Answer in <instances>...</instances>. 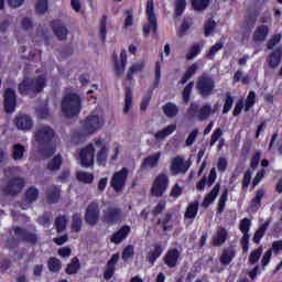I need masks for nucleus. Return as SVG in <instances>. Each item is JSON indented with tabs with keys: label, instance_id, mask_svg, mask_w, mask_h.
Masks as SVG:
<instances>
[{
	"label": "nucleus",
	"instance_id": "obj_1",
	"mask_svg": "<svg viewBox=\"0 0 282 282\" xmlns=\"http://www.w3.org/2000/svg\"><path fill=\"white\" fill-rule=\"evenodd\" d=\"M56 131L50 126H42L34 131L33 144L43 158H52L56 153Z\"/></svg>",
	"mask_w": 282,
	"mask_h": 282
},
{
	"label": "nucleus",
	"instance_id": "obj_2",
	"mask_svg": "<svg viewBox=\"0 0 282 282\" xmlns=\"http://www.w3.org/2000/svg\"><path fill=\"white\" fill-rule=\"evenodd\" d=\"M105 126V118L99 111H93L83 122L82 128L73 137V142H84L85 138L98 133Z\"/></svg>",
	"mask_w": 282,
	"mask_h": 282
},
{
	"label": "nucleus",
	"instance_id": "obj_3",
	"mask_svg": "<svg viewBox=\"0 0 282 282\" xmlns=\"http://www.w3.org/2000/svg\"><path fill=\"white\" fill-rule=\"evenodd\" d=\"M83 109V99L78 94H67L62 99L61 111L66 118H76Z\"/></svg>",
	"mask_w": 282,
	"mask_h": 282
},
{
	"label": "nucleus",
	"instance_id": "obj_4",
	"mask_svg": "<svg viewBox=\"0 0 282 282\" xmlns=\"http://www.w3.org/2000/svg\"><path fill=\"white\" fill-rule=\"evenodd\" d=\"M47 80L45 79V75L35 77L34 79L25 78L19 85V93L22 96H28V94L41 93L45 89Z\"/></svg>",
	"mask_w": 282,
	"mask_h": 282
},
{
	"label": "nucleus",
	"instance_id": "obj_5",
	"mask_svg": "<svg viewBox=\"0 0 282 282\" xmlns=\"http://www.w3.org/2000/svg\"><path fill=\"white\" fill-rule=\"evenodd\" d=\"M102 221L108 224L109 226H113L116 224H120L127 219V214L122 212V209L118 207H108L102 210Z\"/></svg>",
	"mask_w": 282,
	"mask_h": 282
},
{
	"label": "nucleus",
	"instance_id": "obj_6",
	"mask_svg": "<svg viewBox=\"0 0 282 282\" xmlns=\"http://www.w3.org/2000/svg\"><path fill=\"white\" fill-rule=\"evenodd\" d=\"M153 10H154L153 0H148L147 8H145L148 23L143 26L144 36H149L151 32H153V34L158 32V18H155V12Z\"/></svg>",
	"mask_w": 282,
	"mask_h": 282
},
{
	"label": "nucleus",
	"instance_id": "obj_7",
	"mask_svg": "<svg viewBox=\"0 0 282 282\" xmlns=\"http://www.w3.org/2000/svg\"><path fill=\"white\" fill-rule=\"evenodd\" d=\"M169 176L166 174H159L151 187V194L154 197H162L169 188Z\"/></svg>",
	"mask_w": 282,
	"mask_h": 282
},
{
	"label": "nucleus",
	"instance_id": "obj_8",
	"mask_svg": "<svg viewBox=\"0 0 282 282\" xmlns=\"http://www.w3.org/2000/svg\"><path fill=\"white\" fill-rule=\"evenodd\" d=\"M14 234L12 236L11 241L9 242V248H14L19 241H30V243H36L37 238L35 234H28V231L21 229V228H15L11 234Z\"/></svg>",
	"mask_w": 282,
	"mask_h": 282
},
{
	"label": "nucleus",
	"instance_id": "obj_9",
	"mask_svg": "<svg viewBox=\"0 0 282 282\" xmlns=\"http://www.w3.org/2000/svg\"><path fill=\"white\" fill-rule=\"evenodd\" d=\"M127 177H129V170L122 167L120 171L116 172L110 181V186H112L116 193H120L127 184Z\"/></svg>",
	"mask_w": 282,
	"mask_h": 282
},
{
	"label": "nucleus",
	"instance_id": "obj_10",
	"mask_svg": "<svg viewBox=\"0 0 282 282\" xmlns=\"http://www.w3.org/2000/svg\"><path fill=\"white\" fill-rule=\"evenodd\" d=\"M95 153L96 143L86 145L79 151V160L84 169H89V166H94Z\"/></svg>",
	"mask_w": 282,
	"mask_h": 282
},
{
	"label": "nucleus",
	"instance_id": "obj_11",
	"mask_svg": "<svg viewBox=\"0 0 282 282\" xmlns=\"http://www.w3.org/2000/svg\"><path fill=\"white\" fill-rule=\"evenodd\" d=\"M85 221L88 226H96L100 221V206L93 202L86 207Z\"/></svg>",
	"mask_w": 282,
	"mask_h": 282
},
{
	"label": "nucleus",
	"instance_id": "obj_12",
	"mask_svg": "<svg viewBox=\"0 0 282 282\" xmlns=\"http://www.w3.org/2000/svg\"><path fill=\"white\" fill-rule=\"evenodd\" d=\"M197 89L202 96H210L215 89V80L208 75H202L197 83Z\"/></svg>",
	"mask_w": 282,
	"mask_h": 282
},
{
	"label": "nucleus",
	"instance_id": "obj_13",
	"mask_svg": "<svg viewBox=\"0 0 282 282\" xmlns=\"http://www.w3.org/2000/svg\"><path fill=\"white\" fill-rule=\"evenodd\" d=\"M25 186V180L23 177H13L9 180L7 186L4 187V193L7 195H19Z\"/></svg>",
	"mask_w": 282,
	"mask_h": 282
},
{
	"label": "nucleus",
	"instance_id": "obj_14",
	"mask_svg": "<svg viewBox=\"0 0 282 282\" xmlns=\"http://www.w3.org/2000/svg\"><path fill=\"white\" fill-rule=\"evenodd\" d=\"M221 105L219 102H216L214 106L207 102L199 108L197 118L203 122L207 118H210V116L219 113Z\"/></svg>",
	"mask_w": 282,
	"mask_h": 282
},
{
	"label": "nucleus",
	"instance_id": "obj_15",
	"mask_svg": "<svg viewBox=\"0 0 282 282\" xmlns=\"http://www.w3.org/2000/svg\"><path fill=\"white\" fill-rule=\"evenodd\" d=\"M191 163H188V161H184V158L182 156H175L172 161L170 171L172 175H180V173H186Z\"/></svg>",
	"mask_w": 282,
	"mask_h": 282
},
{
	"label": "nucleus",
	"instance_id": "obj_16",
	"mask_svg": "<svg viewBox=\"0 0 282 282\" xmlns=\"http://www.w3.org/2000/svg\"><path fill=\"white\" fill-rule=\"evenodd\" d=\"M95 151H97V162L105 164L107 162V155H109V148L102 139L95 140Z\"/></svg>",
	"mask_w": 282,
	"mask_h": 282
},
{
	"label": "nucleus",
	"instance_id": "obj_17",
	"mask_svg": "<svg viewBox=\"0 0 282 282\" xmlns=\"http://www.w3.org/2000/svg\"><path fill=\"white\" fill-rule=\"evenodd\" d=\"M270 34V26L268 24H261L256 28L252 34V40L254 43H263L268 35Z\"/></svg>",
	"mask_w": 282,
	"mask_h": 282
},
{
	"label": "nucleus",
	"instance_id": "obj_18",
	"mask_svg": "<svg viewBox=\"0 0 282 282\" xmlns=\"http://www.w3.org/2000/svg\"><path fill=\"white\" fill-rule=\"evenodd\" d=\"M52 28L58 41H67V34L69 33V31L67 30V26L64 22H61L58 20L53 21Z\"/></svg>",
	"mask_w": 282,
	"mask_h": 282
},
{
	"label": "nucleus",
	"instance_id": "obj_19",
	"mask_svg": "<svg viewBox=\"0 0 282 282\" xmlns=\"http://www.w3.org/2000/svg\"><path fill=\"white\" fill-rule=\"evenodd\" d=\"M15 127L21 131H31V129L34 127V122L32 121V118H30V116L19 115L15 118Z\"/></svg>",
	"mask_w": 282,
	"mask_h": 282
},
{
	"label": "nucleus",
	"instance_id": "obj_20",
	"mask_svg": "<svg viewBox=\"0 0 282 282\" xmlns=\"http://www.w3.org/2000/svg\"><path fill=\"white\" fill-rule=\"evenodd\" d=\"M17 105V94L12 89H7L4 91V109L7 113H12Z\"/></svg>",
	"mask_w": 282,
	"mask_h": 282
},
{
	"label": "nucleus",
	"instance_id": "obj_21",
	"mask_svg": "<svg viewBox=\"0 0 282 282\" xmlns=\"http://www.w3.org/2000/svg\"><path fill=\"white\" fill-rule=\"evenodd\" d=\"M129 232H131V227L129 225L122 226L118 231L112 234L110 238L111 243H122L129 237Z\"/></svg>",
	"mask_w": 282,
	"mask_h": 282
},
{
	"label": "nucleus",
	"instance_id": "obj_22",
	"mask_svg": "<svg viewBox=\"0 0 282 282\" xmlns=\"http://www.w3.org/2000/svg\"><path fill=\"white\" fill-rule=\"evenodd\" d=\"M118 261H120V254H112L111 259L107 263V268L104 273L105 279H111V276L116 274V265H118Z\"/></svg>",
	"mask_w": 282,
	"mask_h": 282
},
{
	"label": "nucleus",
	"instance_id": "obj_23",
	"mask_svg": "<svg viewBox=\"0 0 282 282\" xmlns=\"http://www.w3.org/2000/svg\"><path fill=\"white\" fill-rule=\"evenodd\" d=\"M226 239H228V231L224 229V227H218L213 237V246L219 248V246H224V243H226Z\"/></svg>",
	"mask_w": 282,
	"mask_h": 282
},
{
	"label": "nucleus",
	"instance_id": "obj_24",
	"mask_svg": "<svg viewBox=\"0 0 282 282\" xmlns=\"http://www.w3.org/2000/svg\"><path fill=\"white\" fill-rule=\"evenodd\" d=\"M180 259V251L177 249H171L164 257V263L167 268H175L177 260Z\"/></svg>",
	"mask_w": 282,
	"mask_h": 282
},
{
	"label": "nucleus",
	"instance_id": "obj_25",
	"mask_svg": "<svg viewBox=\"0 0 282 282\" xmlns=\"http://www.w3.org/2000/svg\"><path fill=\"white\" fill-rule=\"evenodd\" d=\"M198 210H199V203L194 202L189 204L185 210L184 219L186 221H189V224H193V221H195V217H197Z\"/></svg>",
	"mask_w": 282,
	"mask_h": 282
},
{
	"label": "nucleus",
	"instance_id": "obj_26",
	"mask_svg": "<svg viewBox=\"0 0 282 282\" xmlns=\"http://www.w3.org/2000/svg\"><path fill=\"white\" fill-rule=\"evenodd\" d=\"M25 155V147L21 143H15L11 149V158L14 162H21Z\"/></svg>",
	"mask_w": 282,
	"mask_h": 282
},
{
	"label": "nucleus",
	"instance_id": "obj_27",
	"mask_svg": "<svg viewBox=\"0 0 282 282\" xmlns=\"http://www.w3.org/2000/svg\"><path fill=\"white\" fill-rule=\"evenodd\" d=\"M281 58L282 48L278 47L271 53V55L268 58L269 67H271L272 69H276V67H279V63H281Z\"/></svg>",
	"mask_w": 282,
	"mask_h": 282
},
{
	"label": "nucleus",
	"instance_id": "obj_28",
	"mask_svg": "<svg viewBox=\"0 0 282 282\" xmlns=\"http://www.w3.org/2000/svg\"><path fill=\"white\" fill-rule=\"evenodd\" d=\"M220 188H221V184L217 183L212 189V192L205 196L203 202L204 208H208V206H210V204H213V202L217 199V195H219Z\"/></svg>",
	"mask_w": 282,
	"mask_h": 282
},
{
	"label": "nucleus",
	"instance_id": "obj_29",
	"mask_svg": "<svg viewBox=\"0 0 282 282\" xmlns=\"http://www.w3.org/2000/svg\"><path fill=\"white\" fill-rule=\"evenodd\" d=\"M124 67H127V51H122L120 54V62L115 61V69L117 76L124 74Z\"/></svg>",
	"mask_w": 282,
	"mask_h": 282
},
{
	"label": "nucleus",
	"instance_id": "obj_30",
	"mask_svg": "<svg viewBox=\"0 0 282 282\" xmlns=\"http://www.w3.org/2000/svg\"><path fill=\"white\" fill-rule=\"evenodd\" d=\"M162 252H164V249H162V245L156 243L154 246V249L150 251L147 256V260L153 265L160 257H162Z\"/></svg>",
	"mask_w": 282,
	"mask_h": 282
},
{
	"label": "nucleus",
	"instance_id": "obj_31",
	"mask_svg": "<svg viewBox=\"0 0 282 282\" xmlns=\"http://www.w3.org/2000/svg\"><path fill=\"white\" fill-rule=\"evenodd\" d=\"M174 131H177V124L173 123L165 128H163L161 131L156 132L154 134L155 140H164V138H169Z\"/></svg>",
	"mask_w": 282,
	"mask_h": 282
},
{
	"label": "nucleus",
	"instance_id": "obj_32",
	"mask_svg": "<svg viewBox=\"0 0 282 282\" xmlns=\"http://www.w3.org/2000/svg\"><path fill=\"white\" fill-rule=\"evenodd\" d=\"M163 113L166 116V118H175L177 113H180V108H177V105L173 102H167L163 107Z\"/></svg>",
	"mask_w": 282,
	"mask_h": 282
},
{
	"label": "nucleus",
	"instance_id": "obj_33",
	"mask_svg": "<svg viewBox=\"0 0 282 282\" xmlns=\"http://www.w3.org/2000/svg\"><path fill=\"white\" fill-rule=\"evenodd\" d=\"M161 155L162 154L160 152H156V153L148 156L143 161V166H145V169H155V166H158V162H160Z\"/></svg>",
	"mask_w": 282,
	"mask_h": 282
},
{
	"label": "nucleus",
	"instance_id": "obj_34",
	"mask_svg": "<svg viewBox=\"0 0 282 282\" xmlns=\"http://www.w3.org/2000/svg\"><path fill=\"white\" fill-rule=\"evenodd\" d=\"M199 69V66L197 64H192L188 69L185 72L181 79V85H186L193 76H195V73Z\"/></svg>",
	"mask_w": 282,
	"mask_h": 282
},
{
	"label": "nucleus",
	"instance_id": "obj_35",
	"mask_svg": "<svg viewBox=\"0 0 282 282\" xmlns=\"http://www.w3.org/2000/svg\"><path fill=\"white\" fill-rule=\"evenodd\" d=\"M61 199V189L58 187H51L47 191V202L48 204H56Z\"/></svg>",
	"mask_w": 282,
	"mask_h": 282
},
{
	"label": "nucleus",
	"instance_id": "obj_36",
	"mask_svg": "<svg viewBox=\"0 0 282 282\" xmlns=\"http://www.w3.org/2000/svg\"><path fill=\"white\" fill-rule=\"evenodd\" d=\"M232 259H235V249L234 248L225 249L220 257V263H223V265H229Z\"/></svg>",
	"mask_w": 282,
	"mask_h": 282
},
{
	"label": "nucleus",
	"instance_id": "obj_37",
	"mask_svg": "<svg viewBox=\"0 0 282 282\" xmlns=\"http://www.w3.org/2000/svg\"><path fill=\"white\" fill-rule=\"evenodd\" d=\"M265 195V191L258 189L256 193L254 198L251 202V210H259L261 208V199H263V196Z\"/></svg>",
	"mask_w": 282,
	"mask_h": 282
},
{
	"label": "nucleus",
	"instance_id": "obj_38",
	"mask_svg": "<svg viewBox=\"0 0 282 282\" xmlns=\"http://www.w3.org/2000/svg\"><path fill=\"white\" fill-rule=\"evenodd\" d=\"M50 10V0H36L35 12L36 14L43 15Z\"/></svg>",
	"mask_w": 282,
	"mask_h": 282
},
{
	"label": "nucleus",
	"instance_id": "obj_39",
	"mask_svg": "<svg viewBox=\"0 0 282 282\" xmlns=\"http://www.w3.org/2000/svg\"><path fill=\"white\" fill-rule=\"evenodd\" d=\"M269 226H270V220H267L263 225H261L258 228V230L254 232V236H253L254 243H259V241L263 239V236L265 235Z\"/></svg>",
	"mask_w": 282,
	"mask_h": 282
},
{
	"label": "nucleus",
	"instance_id": "obj_40",
	"mask_svg": "<svg viewBox=\"0 0 282 282\" xmlns=\"http://www.w3.org/2000/svg\"><path fill=\"white\" fill-rule=\"evenodd\" d=\"M76 178L78 180V182H83V184H91L94 182V174L79 171L76 174Z\"/></svg>",
	"mask_w": 282,
	"mask_h": 282
},
{
	"label": "nucleus",
	"instance_id": "obj_41",
	"mask_svg": "<svg viewBox=\"0 0 282 282\" xmlns=\"http://www.w3.org/2000/svg\"><path fill=\"white\" fill-rule=\"evenodd\" d=\"M70 228L75 232H80L83 229V217L79 214L73 215Z\"/></svg>",
	"mask_w": 282,
	"mask_h": 282
},
{
	"label": "nucleus",
	"instance_id": "obj_42",
	"mask_svg": "<svg viewBox=\"0 0 282 282\" xmlns=\"http://www.w3.org/2000/svg\"><path fill=\"white\" fill-rule=\"evenodd\" d=\"M39 199V189L36 187H31L25 193V202L28 204H34Z\"/></svg>",
	"mask_w": 282,
	"mask_h": 282
},
{
	"label": "nucleus",
	"instance_id": "obj_43",
	"mask_svg": "<svg viewBox=\"0 0 282 282\" xmlns=\"http://www.w3.org/2000/svg\"><path fill=\"white\" fill-rule=\"evenodd\" d=\"M80 270V261L78 258H73L70 263L66 268V274H76Z\"/></svg>",
	"mask_w": 282,
	"mask_h": 282
},
{
	"label": "nucleus",
	"instance_id": "obj_44",
	"mask_svg": "<svg viewBox=\"0 0 282 282\" xmlns=\"http://www.w3.org/2000/svg\"><path fill=\"white\" fill-rule=\"evenodd\" d=\"M69 223V218L66 216H59L55 220V227L57 232H63L65 228H67V224Z\"/></svg>",
	"mask_w": 282,
	"mask_h": 282
},
{
	"label": "nucleus",
	"instance_id": "obj_45",
	"mask_svg": "<svg viewBox=\"0 0 282 282\" xmlns=\"http://www.w3.org/2000/svg\"><path fill=\"white\" fill-rule=\"evenodd\" d=\"M132 105H133V94L131 93V89H127L123 112L129 113V111H131Z\"/></svg>",
	"mask_w": 282,
	"mask_h": 282
},
{
	"label": "nucleus",
	"instance_id": "obj_46",
	"mask_svg": "<svg viewBox=\"0 0 282 282\" xmlns=\"http://www.w3.org/2000/svg\"><path fill=\"white\" fill-rule=\"evenodd\" d=\"M63 164V158L61 155H55L53 160L47 164L48 171H58Z\"/></svg>",
	"mask_w": 282,
	"mask_h": 282
},
{
	"label": "nucleus",
	"instance_id": "obj_47",
	"mask_svg": "<svg viewBox=\"0 0 282 282\" xmlns=\"http://www.w3.org/2000/svg\"><path fill=\"white\" fill-rule=\"evenodd\" d=\"M227 202H228V189H225L218 200L217 213H219V215L224 213Z\"/></svg>",
	"mask_w": 282,
	"mask_h": 282
},
{
	"label": "nucleus",
	"instance_id": "obj_48",
	"mask_svg": "<svg viewBox=\"0 0 282 282\" xmlns=\"http://www.w3.org/2000/svg\"><path fill=\"white\" fill-rule=\"evenodd\" d=\"M235 102V99L232 98V95L230 93H226V99L223 108V113H228L230 109H232V105Z\"/></svg>",
	"mask_w": 282,
	"mask_h": 282
},
{
	"label": "nucleus",
	"instance_id": "obj_49",
	"mask_svg": "<svg viewBox=\"0 0 282 282\" xmlns=\"http://www.w3.org/2000/svg\"><path fill=\"white\" fill-rule=\"evenodd\" d=\"M256 98H257V95L254 94V91H250L246 100L245 111H250V109L254 107Z\"/></svg>",
	"mask_w": 282,
	"mask_h": 282
},
{
	"label": "nucleus",
	"instance_id": "obj_50",
	"mask_svg": "<svg viewBox=\"0 0 282 282\" xmlns=\"http://www.w3.org/2000/svg\"><path fill=\"white\" fill-rule=\"evenodd\" d=\"M250 226H252V221H250V219L248 218H243L239 225L240 232L243 235H248V232L250 231Z\"/></svg>",
	"mask_w": 282,
	"mask_h": 282
},
{
	"label": "nucleus",
	"instance_id": "obj_51",
	"mask_svg": "<svg viewBox=\"0 0 282 282\" xmlns=\"http://www.w3.org/2000/svg\"><path fill=\"white\" fill-rule=\"evenodd\" d=\"M62 265H61V260L56 259V258H51L48 260V270L51 272H58V270H61Z\"/></svg>",
	"mask_w": 282,
	"mask_h": 282
},
{
	"label": "nucleus",
	"instance_id": "obj_52",
	"mask_svg": "<svg viewBox=\"0 0 282 282\" xmlns=\"http://www.w3.org/2000/svg\"><path fill=\"white\" fill-rule=\"evenodd\" d=\"M261 254H263L262 248H258V249L251 251V253L249 256V263H257V261H259V259H261Z\"/></svg>",
	"mask_w": 282,
	"mask_h": 282
},
{
	"label": "nucleus",
	"instance_id": "obj_53",
	"mask_svg": "<svg viewBox=\"0 0 282 282\" xmlns=\"http://www.w3.org/2000/svg\"><path fill=\"white\" fill-rule=\"evenodd\" d=\"M202 52L199 44L193 45L187 52L186 58L187 61H193Z\"/></svg>",
	"mask_w": 282,
	"mask_h": 282
},
{
	"label": "nucleus",
	"instance_id": "obj_54",
	"mask_svg": "<svg viewBox=\"0 0 282 282\" xmlns=\"http://www.w3.org/2000/svg\"><path fill=\"white\" fill-rule=\"evenodd\" d=\"M142 69H144V62L134 63L129 69L128 78L131 79V74H139Z\"/></svg>",
	"mask_w": 282,
	"mask_h": 282
},
{
	"label": "nucleus",
	"instance_id": "obj_55",
	"mask_svg": "<svg viewBox=\"0 0 282 282\" xmlns=\"http://www.w3.org/2000/svg\"><path fill=\"white\" fill-rule=\"evenodd\" d=\"M133 254H135V251L133 249V246L130 245L123 249L121 259L123 261H129V259H131Z\"/></svg>",
	"mask_w": 282,
	"mask_h": 282
},
{
	"label": "nucleus",
	"instance_id": "obj_56",
	"mask_svg": "<svg viewBox=\"0 0 282 282\" xmlns=\"http://www.w3.org/2000/svg\"><path fill=\"white\" fill-rule=\"evenodd\" d=\"M195 86L194 82H191L183 90V100L184 102L191 101V93L193 91V87Z\"/></svg>",
	"mask_w": 282,
	"mask_h": 282
},
{
	"label": "nucleus",
	"instance_id": "obj_57",
	"mask_svg": "<svg viewBox=\"0 0 282 282\" xmlns=\"http://www.w3.org/2000/svg\"><path fill=\"white\" fill-rule=\"evenodd\" d=\"M198 133H199V130L194 129L187 137V139L185 141V147H193V144L195 143V140H197Z\"/></svg>",
	"mask_w": 282,
	"mask_h": 282
},
{
	"label": "nucleus",
	"instance_id": "obj_58",
	"mask_svg": "<svg viewBox=\"0 0 282 282\" xmlns=\"http://www.w3.org/2000/svg\"><path fill=\"white\" fill-rule=\"evenodd\" d=\"M186 10V0H176L175 12L177 17H182Z\"/></svg>",
	"mask_w": 282,
	"mask_h": 282
},
{
	"label": "nucleus",
	"instance_id": "obj_59",
	"mask_svg": "<svg viewBox=\"0 0 282 282\" xmlns=\"http://www.w3.org/2000/svg\"><path fill=\"white\" fill-rule=\"evenodd\" d=\"M221 135H224V131H221V128H217L212 134V139L209 141L210 147H215L217 140H219Z\"/></svg>",
	"mask_w": 282,
	"mask_h": 282
},
{
	"label": "nucleus",
	"instance_id": "obj_60",
	"mask_svg": "<svg viewBox=\"0 0 282 282\" xmlns=\"http://www.w3.org/2000/svg\"><path fill=\"white\" fill-rule=\"evenodd\" d=\"M191 25H193V19L184 20L178 31V36H184V34L186 33V30H188Z\"/></svg>",
	"mask_w": 282,
	"mask_h": 282
},
{
	"label": "nucleus",
	"instance_id": "obj_61",
	"mask_svg": "<svg viewBox=\"0 0 282 282\" xmlns=\"http://www.w3.org/2000/svg\"><path fill=\"white\" fill-rule=\"evenodd\" d=\"M192 4L196 10H205L208 8V0H193Z\"/></svg>",
	"mask_w": 282,
	"mask_h": 282
},
{
	"label": "nucleus",
	"instance_id": "obj_62",
	"mask_svg": "<svg viewBox=\"0 0 282 282\" xmlns=\"http://www.w3.org/2000/svg\"><path fill=\"white\" fill-rule=\"evenodd\" d=\"M224 47V43L217 42L214 46L210 47L208 53V58H214L215 54L219 52Z\"/></svg>",
	"mask_w": 282,
	"mask_h": 282
},
{
	"label": "nucleus",
	"instance_id": "obj_63",
	"mask_svg": "<svg viewBox=\"0 0 282 282\" xmlns=\"http://www.w3.org/2000/svg\"><path fill=\"white\" fill-rule=\"evenodd\" d=\"M215 21L214 20H208L207 23L205 24V36H209L213 34L215 31Z\"/></svg>",
	"mask_w": 282,
	"mask_h": 282
},
{
	"label": "nucleus",
	"instance_id": "obj_64",
	"mask_svg": "<svg viewBox=\"0 0 282 282\" xmlns=\"http://www.w3.org/2000/svg\"><path fill=\"white\" fill-rule=\"evenodd\" d=\"M36 113L40 118H47V116H50V110H47V106H40L36 108Z\"/></svg>",
	"mask_w": 282,
	"mask_h": 282
}]
</instances>
